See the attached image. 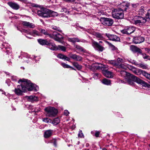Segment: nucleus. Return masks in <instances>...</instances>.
Listing matches in <instances>:
<instances>
[{
    "label": "nucleus",
    "mask_w": 150,
    "mask_h": 150,
    "mask_svg": "<svg viewBox=\"0 0 150 150\" xmlns=\"http://www.w3.org/2000/svg\"><path fill=\"white\" fill-rule=\"evenodd\" d=\"M20 79L19 80L18 83L21 82L20 85L17 86L16 88H15L14 90V92L15 94L18 96H21L23 92H25L27 90L29 91L33 90L37 91L38 87L35 85L32 84L30 83L27 82L26 80L25 79Z\"/></svg>",
    "instance_id": "1"
},
{
    "label": "nucleus",
    "mask_w": 150,
    "mask_h": 150,
    "mask_svg": "<svg viewBox=\"0 0 150 150\" xmlns=\"http://www.w3.org/2000/svg\"><path fill=\"white\" fill-rule=\"evenodd\" d=\"M37 13L40 16L43 18H48L51 16L55 17L58 15L57 12L43 8H41L40 10H38Z\"/></svg>",
    "instance_id": "2"
},
{
    "label": "nucleus",
    "mask_w": 150,
    "mask_h": 150,
    "mask_svg": "<svg viewBox=\"0 0 150 150\" xmlns=\"http://www.w3.org/2000/svg\"><path fill=\"white\" fill-rule=\"evenodd\" d=\"M123 12V10L120 8L114 9L112 13V16L114 18L117 19H122L124 17Z\"/></svg>",
    "instance_id": "3"
},
{
    "label": "nucleus",
    "mask_w": 150,
    "mask_h": 150,
    "mask_svg": "<svg viewBox=\"0 0 150 150\" xmlns=\"http://www.w3.org/2000/svg\"><path fill=\"white\" fill-rule=\"evenodd\" d=\"M46 115L47 116L52 117L55 116L57 113V109L54 107H48L45 109Z\"/></svg>",
    "instance_id": "4"
},
{
    "label": "nucleus",
    "mask_w": 150,
    "mask_h": 150,
    "mask_svg": "<svg viewBox=\"0 0 150 150\" xmlns=\"http://www.w3.org/2000/svg\"><path fill=\"white\" fill-rule=\"evenodd\" d=\"M39 30L41 33L46 35L47 37H49L50 38H63L62 35L60 34L57 32H54L52 33V35L48 33L44 29L40 28Z\"/></svg>",
    "instance_id": "5"
},
{
    "label": "nucleus",
    "mask_w": 150,
    "mask_h": 150,
    "mask_svg": "<svg viewBox=\"0 0 150 150\" xmlns=\"http://www.w3.org/2000/svg\"><path fill=\"white\" fill-rule=\"evenodd\" d=\"M120 74H123L124 75H126L127 76L125 78V79H127L128 84L132 86L134 85V80L130 76V75H132L131 74L129 73H127L126 71H121Z\"/></svg>",
    "instance_id": "6"
},
{
    "label": "nucleus",
    "mask_w": 150,
    "mask_h": 150,
    "mask_svg": "<svg viewBox=\"0 0 150 150\" xmlns=\"http://www.w3.org/2000/svg\"><path fill=\"white\" fill-rule=\"evenodd\" d=\"M100 21L103 25L106 26H111L113 23V21L112 19L104 17L101 18Z\"/></svg>",
    "instance_id": "7"
},
{
    "label": "nucleus",
    "mask_w": 150,
    "mask_h": 150,
    "mask_svg": "<svg viewBox=\"0 0 150 150\" xmlns=\"http://www.w3.org/2000/svg\"><path fill=\"white\" fill-rule=\"evenodd\" d=\"M146 21V20L145 18L138 16L137 19L134 21V24L137 25H143Z\"/></svg>",
    "instance_id": "8"
},
{
    "label": "nucleus",
    "mask_w": 150,
    "mask_h": 150,
    "mask_svg": "<svg viewBox=\"0 0 150 150\" xmlns=\"http://www.w3.org/2000/svg\"><path fill=\"white\" fill-rule=\"evenodd\" d=\"M135 28L133 26L130 27L127 29L122 30V33L126 34H130L133 33L135 30Z\"/></svg>",
    "instance_id": "9"
},
{
    "label": "nucleus",
    "mask_w": 150,
    "mask_h": 150,
    "mask_svg": "<svg viewBox=\"0 0 150 150\" xmlns=\"http://www.w3.org/2000/svg\"><path fill=\"white\" fill-rule=\"evenodd\" d=\"M131 78L134 80V81L139 84H140L144 86L146 82L133 75H130Z\"/></svg>",
    "instance_id": "10"
},
{
    "label": "nucleus",
    "mask_w": 150,
    "mask_h": 150,
    "mask_svg": "<svg viewBox=\"0 0 150 150\" xmlns=\"http://www.w3.org/2000/svg\"><path fill=\"white\" fill-rule=\"evenodd\" d=\"M129 69L131 70L134 74L138 75H139L142 74L143 71L140 69H136L135 68L132 66H130Z\"/></svg>",
    "instance_id": "11"
},
{
    "label": "nucleus",
    "mask_w": 150,
    "mask_h": 150,
    "mask_svg": "<svg viewBox=\"0 0 150 150\" xmlns=\"http://www.w3.org/2000/svg\"><path fill=\"white\" fill-rule=\"evenodd\" d=\"M92 45L95 48H97V50L101 52L103 51L104 49L103 47L100 46L98 42L95 41L93 42Z\"/></svg>",
    "instance_id": "12"
},
{
    "label": "nucleus",
    "mask_w": 150,
    "mask_h": 150,
    "mask_svg": "<svg viewBox=\"0 0 150 150\" xmlns=\"http://www.w3.org/2000/svg\"><path fill=\"white\" fill-rule=\"evenodd\" d=\"M8 4L14 10H18L20 8L19 5L17 3L14 2H8Z\"/></svg>",
    "instance_id": "13"
},
{
    "label": "nucleus",
    "mask_w": 150,
    "mask_h": 150,
    "mask_svg": "<svg viewBox=\"0 0 150 150\" xmlns=\"http://www.w3.org/2000/svg\"><path fill=\"white\" fill-rule=\"evenodd\" d=\"M130 50L134 53L138 52L142 53V50L139 48L134 45H131L130 46Z\"/></svg>",
    "instance_id": "14"
},
{
    "label": "nucleus",
    "mask_w": 150,
    "mask_h": 150,
    "mask_svg": "<svg viewBox=\"0 0 150 150\" xmlns=\"http://www.w3.org/2000/svg\"><path fill=\"white\" fill-rule=\"evenodd\" d=\"M22 24L23 26L30 28H33L35 27V25L34 24L26 21H23Z\"/></svg>",
    "instance_id": "15"
},
{
    "label": "nucleus",
    "mask_w": 150,
    "mask_h": 150,
    "mask_svg": "<svg viewBox=\"0 0 150 150\" xmlns=\"http://www.w3.org/2000/svg\"><path fill=\"white\" fill-rule=\"evenodd\" d=\"M103 74L105 76L108 78H112L114 76V74L112 72L107 70L104 71Z\"/></svg>",
    "instance_id": "16"
},
{
    "label": "nucleus",
    "mask_w": 150,
    "mask_h": 150,
    "mask_svg": "<svg viewBox=\"0 0 150 150\" xmlns=\"http://www.w3.org/2000/svg\"><path fill=\"white\" fill-rule=\"evenodd\" d=\"M70 57L72 59L78 61H80L82 60L83 58L76 54H72L70 56Z\"/></svg>",
    "instance_id": "17"
},
{
    "label": "nucleus",
    "mask_w": 150,
    "mask_h": 150,
    "mask_svg": "<svg viewBox=\"0 0 150 150\" xmlns=\"http://www.w3.org/2000/svg\"><path fill=\"white\" fill-rule=\"evenodd\" d=\"M48 48L52 50H57V46H56L55 44L50 42L49 41L48 44L47 45Z\"/></svg>",
    "instance_id": "18"
},
{
    "label": "nucleus",
    "mask_w": 150,
    "mask_h": 150,
    "mask_svg": "<svg viewBox=\"0 0 150 150\" xmlns=\"http://www.w3.org/2000/svg\"><path fill=\"white\" fill-rule=\"evenodd\" d=\"M4 46V48L6 50V52L7 54L11 52V47H10V45L6 43H4L2 44Z\"/></svg>",
    "instance_id": "19"
},
{
    "label": "nucleus",
    "mask_w": 150,
    "mask_h": 150,
    "mask_svg": "<svg viewBox=\"0 0 150 150\" xmlns=\"http://www.w3.org/2000/svg\"><path fill=\"white\" fill-rule=\"evenodd\" d=\"M144 38H133V41L135 44L140 43L144 41Z\"/></svg>",
    "instance_id": "20"
},
{
    "label": "nucleus",
    "mask_w": 150,
    "mask_h": 150,
    "mask_svg": "<svg viewBox=\"0 0 150 150\" xmlns=\"http://www.w3.org/2000/svg\"><path fill=\"white\" fill-rule=\"evenodd\" d=\"M38 42L42 45H47L48 44L49 41L46 40L40 39L38 40Z\"/></svg>",
    "instance_id": "21"
},
{
    "label": "nucleus",
    "mask_w": 150,
    "mask_h": 150,
    "mask_svg": "<svg viewBox=\"0 0 150 150\" xmlns=\"http://www.w3.org/2000/svg\"><path fill=\"white\" fill-rule=\"evenodd\" d=\"M57 57L60 59L69 61L70 60V58L69 57L61 54H58L57 55Z\"/></svg>",
    "instance_id": "22"
},
{
    "label": "nucleus",
    "mask_w": 150,
    "mask_h": 150,
    "mask_svg": "<svg viewBox=\"0 0 150 150\" xmlns=\"http://www.w3.org/2000/svg\"><path fill=\"white\" fill-rule=\"evenodd\" d=\"M130 65L125 64H119L118 63V65L117 66V67L119 69H126L127 68L129 69L130 68Z\"/></svg>",
    "instance_id": "23"
},
{
    "label": "nucleus",
    "mask_w": 150,
    "mask_h": 150,
    "mask_svg": "<svg viewBox=\"0 0 150 150\" xmlns=\"http://www.w3.org/2000/svg\"><path fill=\"white\" fill-rule=\"evenodd\" d=\"M53 131L51 130H49L46 131L44 134V136L45 138H47L50 137L52 134Z\"/></svg>",
    "instance_id": "24"
},
{
    "label": "nucleus",
    "mask_w": 150,
    "mask_h": 150,
    "mask_svg": "<svg viewBox=\"0 0 150 150\" xmlns=\"http://www.w3.org/2000/svg\"><path fill=\"white\" fill-rule=\"evenodd\" d=\"M28 99L29 101L32 102L38 100V98L37 97L33 96H28Z\"/></svg>",
    "instance_id": "25"
},
{
    "label": "nucleus",
    "mask_w": 150,
    "mask_h": 150,
    "mask_svg": "<svg viewBox=\"0 0 150 150\" xmlns=\"http://www.w3.org/2000/svg\"><path fill=\"white\" fill-rule=\"evenodd\" d=\"M73 66L75 67L78 70H80L82 68L81 65L79 64L77 62H75L72 63Z\"/></svg>",
    "instance_id": "26"
},
{
    "label": "nucleus",
    "mask_w": 150,
    "mask_h": 150,
    "mask_svg": "<svg viewBox=\"0 0 150 150\" xmlns=\"http://www.w3.org/2000/svg\"><path fill=\"white\" fill-rule=\"evenodd\" d=\"M30 34L34 37L38 36L40 35L39 33L35 30H33L30 33Z\"/></svg>",
    "instance_id": "27"
},
{
    "label": "nucleus",
    "mask_w": 150,
    "mask_h": 150,
    "mask_svg": "<svg viewBox=\"0 0 150 150\" xmlns=\"http://www.w3.org/2000/svg\"><path fill=\"white\" fill-rule=\"evenodd\" d=\"M102 82L103 83L108 85H110L111 83L110 80L106 79H103Z\"/></svg>",
    "instance_id": "28"
},
{
    "label": "nucleus",
    "mask_w": 150,
    "mask_h": 150,
    "mask_svg": "<svg viewBox=\"0 0 150 150\" xmlns=\"http://www.w3.org/2000/svg\"><path fill=\"white\" fill-rule=\"evenodd\" d=\"M144 7L142 6L138 11V14L141 15H143L145 11L144 10Z\"/></svg>",
    "instance_id": "29"
},
{
    "label": "nucleus",
    "mask_w": 150,
    "mask_h": 150,
    "mask_svg": "<svg viewBox=\"0 0 150 150\" xmlns=\"http://www.w3.org/2000/svg\"><path fill=\"white\" fill-rule=\"evenodd\" d=\"M108 62L114 66H117L118 65V62L114 60H108Z\"/></svg>",
    "instance_id": "30"
},
{
    "label": "nucleus",
    "mask_w": 150,
    "mask_h": 150,
    "mask_svg": "<svg viewBox=\"0 0 150 150\" xmlns=\"http://www.w3.org/2000/svg\"><path fill=\"white\" fill-rule=\"evenodd\" d=\"M137 64V66L140 68H141L143 69H146L147 68V66L143 63L138 64Z\"/></svg>",
    "instance_id": "31"
},
{
    "label": "nucleus",
    "mask_w": 150,
    "mask_h": 150,
    "mask_svg": "<svg viewBox=\"0 0 150 150\" xmlns=\"http://www.w3.org/2000/svg\"><path fill=\"white\" fill-rule=\"evenodd\" d=\"M59 119L58 118H56L53 120L52 123L54 125H56L59 124Z\"/></svg>",
    "instance_id": "32"
},
{
    "label": "nucleus",
    "mask_w": 150,
    "mask_h": 150,
    "mask_svg": "<svg viewBox=\"0 0 150 150\" xmlns=\"http://www.w3.org/2000/svg\"><path fill=\"white\" fill-rule=\"evenodd\" d=\"M142 74L147 79L150 80V74H149L145 71H143Z\"/></svg>",
    "instance_id": "33"
},
{
    "label": "nucleus",
    "mask_w": 150,
    "mask_h": 150,
    "mask_svg": "<svg viewBox=\"0 0 150 150\" xmlns=\"http://www.w3.org/2000/svg\"><path fill=\"white\" fill-rule=\"evenodd\" d=\"M60 50L63 51H65L66 50V48L63 46L60 45H58L57 46V50Z\"/></svg>",
    "instance_id": "34"
},
{
    "label": "nucleus",
    "mask_w": 150,
    "mask_h": 150,
    "mask_svg": "<svg viewBox=\"0 0 150 150\" xmlns=\"http://www.w3.org/2000/svg\"><path fill=\"white\" fill-rule=\"evenodd\" d=\"M54 39L57 41L61 43L62 44H64L65 43L64 41L63 38H53Z\"/></svg>",
    "instance_id": "35"
},
{
    "label": "nucleus",
    "mask_w": 150,
    "mask_h": 150,
    "mask_svg": "<svg viewBox=\"0 0 150 150\" xmlns=\"http://www.w3.org/2000/svg\"><path fill=\"white\" fill-rule=\"evenodd\" d=\"M61 65L64 68H71L73 69H74L73 67H72L68 65V64L64 63H62L61 64Z\"/></svg>",
    "instance_id": "36"
},
{
    "label": "nucleus",
    "mask_w": 150,
    "mask_h": 150,
    "mask_svg": "<svg viewBox=\"0 0 150 150\" xmlns=\"http://www.w3.org/2000/svg\"><path fill=\"white\" fill-rule=\"evenodd\" d=\"M146 21H150V9L149 10L146 15Z\"/></svg>",
    "instance_id": "37"
},
{
    "label": "nucleus",
    "mask_w": 150,
    "mask_h": 150,
    "mask_svg": "<svg viewBox=\"0 0 150 150\" xmlns=\"http://www.w3.org/2000/svg\"><path fill=\"white\" fill-rule=\"evenodd\" d=\"M93 77L94 79H97L101 77V75L98 73H95L93 75Z\"/></svg>",
    "instance_id": "38"
},
{
    "label": "nucleus",
    "mask_w": 150,
    "mask_h": 150,
    "mask_svg": "<svg viewBox=\"0 0 150 150\" xmlns=\"http://www.w3.org/2000/svg\"><path fill=\"white\" fill-rule=\"evenodd\" d=\"M51 28L52 29H53L55 30H57L59 32H61V30H60V28L56 26H52Z\"/></svg>",
    "instance_id": "39"
},
{
    "label": "nucleus",
    "mask_w": 150,
    "mask_h": 150,
    "mask_svg": "<svg viewBox=\"0 0 150 150\" xmlns=\"http://www.w3.org/2000/svg\"><path fill=\"white\" fill-rule=\"evenodd\" d=\"M68 40L74 43L76 41H78L76 39V38H68Z\"/></svg>",
    "instance_id": "40"
},
{
    "label": "nucleus",
    "mask_w": 150,
    "mask_h": 150,
    "mask_svg": "<svg viewBox=\"0 0 150 150\" xmlns=\"http://www.w3.org/2000/svg\"><path fill=\"white\" fill-rule=\"evenodd\" d=\"M93 34L95 35L97 38H103V37L101 35L100 33H94Z\"/></svg>",
    "instance_id": "41"
},
{
    "label": "nucleus",
    "mask_w": 150,
    "mask_h": 150,
    "mask_svg": "<svg viewBox=\"0 0 150 150\" xmlns=\"http://www.w3.org/2000/svg\"><path fill=\"white\" fill-rule=\"evenodd\" d=\"M78 136L79 137H80L81 138L83 137V134L82 133L81 130H80L79 131Z\"/></svg>",
    "instance_id": "42"
},
{
    "label": "nucleus",
    "mask_w": 150,
    "mask_h": 150,
    "mask_svg": "<svg viewBox=\"0 0 150 150\" xmlns=\"http://www.w3.org/2000/svg\"><path fill=\"white\" fill-rule=\"evenodd\" d=\"M74 26L76 27H78L79 28H81V29H83V30H86V29H85V28H84L83 27H81V26H79V24L78 23H76V24L75 25H74Z\"/></svg>",
    "instance_id": "43"
},
{
    "label": "nucleus",
    "mask_w": 150,
    "mask_h": 150,
    "mask_svg": "<svg viewBox=\"0 0 150 150\" xmlns=\"http://www.w3.org/2000/svg\"><path fill=\"white\" fill-rule=\"evenodd\" d=\"M129 62L132 64L136 65L137 66V64L138 63H137L135 60H130L129 61Z\"/></svg>",
    "instance_id": "44"
},
{
    "label": "nucleus",
    "mask_w": 150,
    "mask_h": 150,
    "mask_svg": "<svg viewBox=\"0 0 150 150\" xmlns=\"http://www.w3.org/2000/svg\"><path fill=\"white\" fill-rule=\"evenodd\" d=\"M76 48L77 49L81 51H83V48L80 46H79L77 45L76 47Z\"/></svg>",
    "instance_id": "45"
},
{
    "label": "nucleus",
    "mask_w": 150,
    "mask_h": 150,
    "mask_svg": "<svg viewBox=\"0 0 150 150\" xmlns=\"http://www.w3.org/2000/svg\"><path fill=\"white\" fill-rule=\"evenodd\" d=\"M110 40L113 41H119L120 40V38H110Z\"/></svg>",
    "instance_id": "46"
},
{
    "label": "nucleus",
    "mask_w": 150,
    "mask_h": 150,
    "mask_svg": "<svg viewBox=\"0 0 150 150\" xmlns=\"http://www.w3.org/2000/svg\"><path fill=\"white\" fill-rule=\"evenodd\" d=\"M117 60L119 62H124V60L120 58H118L117 59Z\"/></svg>",
    "instance_id": "47"
},
{
    "label": "nucleus",
    "mask_w": 150,
    "mask_h": 150,
    "mask_svg": "<svg viewBox=\"0 0 150 150\" xmlns=\"http://www.w3.org/2000/svg\"><path fill=\"white\" fill-rule=\"evenodd\" d=\"M52 143H53V144L54 146H57V141L56 139H53L52 142Z\"/></svg>",
    "instance_id": "48"
},
{
    "label": "nucleus",
    "mask_w": 150,
    "mask_h": 150,
    "mask_svg": "<svg viewBox=\"0 0 150 150\" xmlns=\"http://www.w3.org/2000/svg\"><path fill=\"white\" fill-rule=\"evenodd\" d=\"M49 119L48 118H44V119H43V121L45 122H46V123H48L49 122Z\"/></svg>",
    "instance_id": "49"
},
{
    "label": "nucleus",
    "mask_w": 150,
    "mask_h": 150,
    "mask_svg": "<svg viewBox=\"0 0 150 150\" xmlns=\"http://www.w3.org/2000/svg\"><path fill=\"white\" fill-rule=\"evenodd\" d=\"M69 114V111L67 110H65L64 111V114L66 116H67Z\"/></svg>",
    "instance_id": "50"
},
{
    "label": "nucleus",
    "mask_w": 150,
    "mask_h": 150,
    "mask_svg": "<svg viewBox=\"0 0 150 150\" xmlns=\"http://www.w3.org/2000/svg\"><path fill=\"white\" fill-rule=\"evenodd\" d=\"M17 29L18 30H19L20 31H21L22 32H25L26 33L27 32V31L26 30H23V29H22L21 30L20 29V28H18Z\"/></svg>",
    "instance_id": "51"
},
{
    "label": "nucleus",
    "mask_w": 150,
    "mask_h": 150,
    "mask_svg": "<svg viewBox=\"0 0 150 150\" xmlns=\"http://www.w3.org/2000/svg\"><path fill=\"white\" fill-rule=\"evenodd\" d=\"M100 132L99 131H96L95 135L96 137H99Z\"/></svg>",
    "instance_id": "52"
},
{
    "label": "nucleus",
    "mask_w": 150,
    "mask_h": 150,
    "mask_svg": "<svg viewBox=\"0 0 150 150\" xmlns=\"http://www.w3.org/2000/svg\"><path fill=\"white\" fill-rule=\"evenodd\" d=\"M106 36L108 38H110V37H111V38H112L113 37H114V35H110L109 34H106Z\"/></svg>",
    "instance_id": "53"
},
{
    "label": "nucleus",
    "mask_w": 150,
    "mask_h": 150,
    "mask_svg": "<svg viewBox=\"0 0 150 150\" xmlns=\"http://www.w3.org/2000/svg\"><path fill=\"white\" fill-rule=\"evenodd\" d=\"M144 86H147L148 88H150V85L146 83V82L145 84H144Z\"/></svg>",
    "instance_id": "54"
},
{
    "label": "nucleus",
    "mask_w": 150,
    "mask_h": 150,
    "mask_svg": "<svg viewBox=\"0 0 150 150\" xmlns=\"http://www.w3.org/2000/svg\"><path fill=\"white\" fill-rule=\"evenodd\" d=\"M67 11V9L65 8H62L61 10L62 12H66Z\"/></svg>",
    "instance_id": "55"
},
{
    "label": "nucleus",
    "mask_w": 150,
    "mask_h": 150,
    "mask_svg": "<svg viewBox=\"0 0 150 150\" xmlns=\"http://www.w3.org/2000/svg\"><path fill=\"white\" fill-rule=\"evenodd\" d=\"M132 7L134 8H136L137 7V6H138V4H133L132 5Z\"/></svg>",
    "instance_id": "56"
},
{
    "label": "nucleus",
    "mask_w": 150,
    "mask_h": 150,
    "mask_svg": "<svg viewBox=\"0 0 150 150\" xmlns=\"http://www.w3.org/2000/svg\"><path fill=\"white\" fill-rule=\"evenodd\" d=\"M6 83H7L8 86H9L10 85V83L9 80H7L6 81Z\"/></svg>",
    "instance_id": "57"
},
{
    "label": "nucleus",
    "mask_w": 150,
    "mask_h": 150,
    "mask_svg": "<svg viewBox=\"0 0 150 150\" xmlns=\"http://www.w3.org/2000/svg\"><path fill=\"white\" fill-rule=\"evenodd\" d=\"M145 50L148 53L150 51V49L147 48H145Z\"/></svg>",
    "instance_id": "58"
},
{
    "label": "nucleus",
    "mask_w": 150,
    "mask_h": 150,
    "mask_svg": "<svg viewBox=\"0 0 150 150\" xmlns=\"http://www.w3.org/2000/svg\"><path fill=\"white\" fill-rule=\"evenodd\" d=\"M142 54V57H143V58L144 59H145V58H146V55L145 54Z\"/></svg>",
    "instance_id": "59"
},
{
    "label": "nucleus",
    "mask_w": 150,
    "mask_h": 150,
    "mask_svg": "<svg viewBox=\"0 0 150 150\" xmlns=\"http://www.w3.org/2000/svg\"><path fill=\"white\" fill-rule=\"evenodd\" d=\"M145 59H147L150 60V57L149 56L146 55V58H145Z\"/></svg>",
    "instance_id": "60"
},
{
    "label": "nucleus",
    "mask_w": 150,
    "mask_h": 150,
    "mask_svg": "<svg viewBox=\"0 0 150 150\" xmlns=\"http://www.w3.org/2000/svg\"><path fill=\"white\" fill-rule=\"evenodd\" d=\"M33 6L37 7H40V6L37 4H35Z\"/></svg>",
    "instance_id": "61"
},
{
    "label": "nucleus",
    "mask_w": 150,
    "mask_h": 150,
    "mask_svg": "<svg viewBox=\"0 0 150 150\" xmlns=\"http://www.w3.org/2000/svg\"><path fill=\"white\" fill-rule=\"evenodd\" d=\"M110 45L112 47H113V49H114V50L115 49V47L114 46H113L110 43Z\"/></svg>",
    "instance_id": "62"
},
{
    "label": "nucleus",
    "mask_w": 150,
    "mask_h": 150,
    "mask_svg": "<svg viewBox=\"0 0 150 150\" xmlns=\"http://www.w3.org/2000/svg\"><path fill=\"white\" fill-rule=\"evenodd\" d=\"M102 150H108L107 149L105 148H103L102 149Z\"/></svg>",
    "instance_id": "63"
},
{
    "label": "nucleus",
    "mask_w": 150,
    "mask_h": 150,
    "mask_svg": "<svg viewBox=\"0 0 150 150\" xmlns=\"http://www.w3.org/2000/svg\"><path fill=\"white\" fill-rule=\"evenodd\" d=\"M75 0H68L67 1H75Z\"/></svg>",
    "instance_id": "64"
}]
</instances>
